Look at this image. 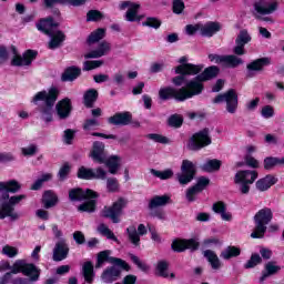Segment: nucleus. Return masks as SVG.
<instances>
[{
    "label": "nucleus",
    "instance_id": "nucleus-25",
    "mask_svg": "<svg viewBox=\"0 0 284 284\" xmlns=\"http://www.w3.org/2000/svg\"><path fill=\"white\" fill-rule=\"evenodd\" d=\"M110 125H130L132 123V113L130 111L116 112L108 119Z\"/></svg>",
    "mask_w": 284,
    "mask_h": 284
},
{
    "label": "nucleus",
    "instance_id": "nucleus-2",
    "mask_svg": "<svg viewBox=\"0 0 284 284\" xmlns=\"http://www.w3.org/2000/svg\"><path fill=\"white\" fill-rule=\"evenodd\" d=\"M12 274H23L31 283H37L41 278V268L37 267L34 263L26 262V260H17L12 264V271L0 277V284H9L12 281Z\"/></svg>",
    "mask_w": 284,
    "mask_h": 284
},
{
    "label": "nucleus",
    "instance_id": "nucleus-16",
    "mask_svg": "<svg viewBox=\"0 0 284 284\" xmlns=\"http://www.w3.org/2000/svg\"><path fill=\"white\" fill-rule=\"evenodd\" d=\"M272 64V59L268 57H263L253 60L251 63L246 64V79H254L256 75L254 72H263L267 65Z\"/></svg>",
    "mask_w": 284,
    "mask_h": 284
},
{
    "label": "nucleus",
    "instance_id": "nucleus-51",
    "mask_svg": "<svg viewBox=\"0 0 284 284\" xmlns=\"http://www.w3.org/2000/svg\"><path fill=\"white\" fill-rule=\"evenodd\" d=\"M168 125L169 128H175V130H179V128L183 125V115L179 113L170 115L168 119Z\"/></svg>",
    "mask_w": 284,
    "mask_h": 284
},
{
    "label": "nucleus",
    "instance_id": "nucleus-18",
    "mask_svg": "<svg viewBox=\"0 0 284 284\" xmlns=\"http://www.w3.org/2000/svg\"><path fill=\"white\" fill-rule=\"evenodd\" d=\"M252 41V36L247 32V29H243L240 31L235 39V47L233 48V53L236 57H243L245 54V45Z\"/></svg>",
    "mask_w": 284,
    "mask_h": 284
},
{
    "label": "nucleus",
    "instance_id": "nucleus-53",
    "mask_svg": "<svg viewBox=\"0 0 284 284\" xmlns=\"http://www.w3.org/2000/svg\"><path fill=\"white\" fill-rule=\"evenodd\" d=\"M103 65V61L101 60H87L83 62V72H90L91 70H97V68H101Z\"/></svg>",
    "mask_w": 284,
    "mask_h": 284
},
{
    "label": "nucleus",
    "instance_id": "nucleus-32",
    "mask_svg": "<svg viewBox=\"0 0 284 284\" xmlns=\"http://www.w3.org/2000/svg\"><path fill=\"white\" fill-rule=\"evenodd\" d=\"M216 32H221V23L210 21L204 26L201 24V37L212 38Z\"/></svg>",
    "mask_w": 284,
    "mask_h": 284
},
{
    "label": "nucleus",
    "instance_id": "nucleus-38",
    "mask_svg": "<svg viewBox=\"0 0 284 284\" xmlns=\"http://www.w3.org/2000/svg\"><path fill=\"white\" fill-rule=\"evenodd\" d=\"M82 275L85 283L88 284L94 283V276H97V274L94 273V264H92L91 261L84 262L82 266Z\"/></svg>",
    "mask_w": 284,
    "mask_h": 284
},
{
    "label": "nucleus",
    "instance_id": "nucleus-41",
    "mask_svg": "<svg viewBox=\"0 0 284 284\" xmlns=\"http://www.w3.org/2000/svg\"><path fill=\"white\" fill-rule=\"evenodd\" d=\"M21 190V184L17 180H10L8 182H0V192H10L17 194Z\"/></svg>",
    "mask_w": 284,
    "mask_h": 284
},
{
    "label": "nucleus",
    "instance_id": "nucleus-58",
    "mask_svg": "<svg viewBox=\"0 0 284 284\" xmlns=\"http://www.w3.org/2000/svg\"><path fill=\"white\" fill-rule=\"evenodd\" d=\"M130 258L132 261V263H134V265H136V267L139 270H141V272H150V265L141 262V260L139 258V256L134 255V254H130Z\"/></svg>",
    "mask_w": 284,
    "mask_h": 284
},
{
    "label": "nucleus",
    "instance_id": "nucleus-11",
    "mask_svg": "<svg viewBox=\"0 0 284 284\" xmlns=\"http://www.w3.org/2000/svg\"><path fill=\"white\" fill-rule=\"evenodd\" d=\"M77 178L81 181H105L108 172L101 166L91 169L82 165L78 169Z\"/></svg>",
    "mask_w": 284,
    "mask_h": 284
},
{
    "label": "nucleus",
    "instance_id": "nucleus-5",
    "mask_svg": "<svg viewBox=\"0 0 284 284\" xmlns=\"http://www.w3.org/2000/svg\"><path fill=\"white\" fill-rule=\"evenodd\" d=\"M214 105L226 103L225 110L229 114H236L239 110V93L235 89H229L224 93H219L213 100Z\"/></svg>",
    "mask_w": 284,
    "mask_h": 284
},
{
    "label": "nucleus",
    "instance_id": "nucleus-42",
    "mask_svg": "<svg viewBox=\"0 0 284 284\" xmlns=\"http://www.w3.org/2000/svg\"><path fill=\"white\" fill-rule=\"evenodd\" d=\"M204 257L210 263L212 270H221V260H219V255H216L214 251H204Z\"/></svg>",
    "mask_w": 284,
    "mask_h": 284
},
{
    "label": "nucleus",
    "instance_id": "nucleus-1",
    "mask_svg": "<svg viewBox=\"0 0 284 284\" xmlns=\"http://www.w3.org/2000/svg\"><path fill=\"white\" fill-rule=\"evenodd\" d=\"M59 94H61L59 88L51 87L49 91L43 90L36 93L31 101L34 105H39V101H44V104L39 105L38 110L40 114H42V119L45 123H52L53 121L52 108H54V103H57Z\"/></svg>",
    "mask_w": 284,
    "mask_h": 284
},
{
    "label": "nucleus",
    "instance_id": "nucleus-49",
    "mask_svg": "<svg viewBox=\"0 0 284 284\" xmlns=\"http://www.w3.org/2000/svg\"><path fill=\"white\" fill-rule=\"evenodd\" d=\"M155 270L158 272V276H161L162 278L170 277V274L168 273V270H170V263H168V261L165 260L159 261Z\"/></svg>",
    "mask_w": 284,
    "mask_h": 284
},
{
    "label": "nucleus",
    "instance_id": "nucleus-6",
    "mask_svg": "<svg viewBox=\"0 0 284 284\" xmlns=\"http://www.w3.org/2000/svg\"><path fill=\"white\" fill-rule=\"evenodd\" d=\"M256 179H258L257 171L241 170L235 173L234 183L240 185L241 194H250V185L254 184Z\"/></svg>",
    "mask_w": 284,
    "mask_h": 284
},
{
    "label": "nucleus",
    "instance_id": "nucleus-47",
    "mask_svg": "<svg viewBox=\"0 0 284 284\" xmlns=\"http://www.w3.org/2000/svg\"><path fill=\"white\" fill-rule=\"evenodd\" d=\"M276 165H284V158L267 156L264 159V170H272Z\"/></svg>",
    "mask_w": 284,
    "mask_h": 284
},
{
    "label": "nucleus",
    "instance_id": "nucleus-35",
    "mask_svg": "<svg viewBox=\"0 0 284 284\" xmlns=\"http://www.w3.org/2000/svg\"><path fill=\"white\" fill-rule=\"evenodd\" d=\"M104 164L110 174H116L119 172V168H121V156L119 155H110L109 158H104Z\"/></svg>",
    "mask_w": 284,
    "mask_h": 284
},
{
    "label": "nucleus",
    "instance_id": "nucleus-27",
    "mask_svg": "<svg viewBox=\"0 0 284 284\" xmlns=\"http://www.w3.org/2000/svg\"><path fill=\"white\" fill-rule=\"evenodd\" d=\"M81 77V68L77 65H71L64 69L61 74V81L63 83H72V81H77V79Z\"/></svg>",
    "mask_w": 284,
    "mask_h": 284
},
{
    "label": "nucleus",
    "instance_id": "nucleus-34",
    "mask_svg": "<svg viewBox=\"0 0 284 284\" xmlns=\"http://www.w3.org/2000/svg\"><path fill=\"white\" fill-rule=\"evenodd\" d=\"M119 277H121V268L116 267V265L108 267L101 275L104 283H113Z\"/></svg>",
    "mask_w": 284,
    "mask_h": 284
},
{
    "label": "nucleus",
    "instance_id": "nucleus-30",
    "mask_svg": "<svg viewBox=\"0 0 284 284\" xmlns=\"http://www.w3.org/2000/svg\"><path fill=\"white\" fill-rule=\"evenodd\" d=\"M278 183V179L274 175L268 174L265 178H262L256 181L255 186L260 192H267L272 185H276Z\"/></svg>",
    "mask_w": 284,
    "mask_h": 284
},
{
    "label": "nucleus",
    "instance_id": "nucleus-46",
    "mask_svg": "<svg viewBox=\"0 0 284 284\" xmlns=\"http://www.w3.org/2000/svg\"><path fill=\"white\" fill-rule=\"evenodd\" d=\"M150 173L155 176V179H160L161 181H168L169 179H172V176H174V171H172V169H166L164 171L151 169Z\"/></svg>",
    "mask_w": 284,
    "mask_h": 284
},
{
    "label": "nucleus",
    "instance_id": "nucleus-26",
    "mask_svg": "<svg viewBox=\"0 0 284 284\" xmlns=\"http://www.w3.org/2000/svg\"><path fill=\"white\" fill-rule=\"evenodd\" d=\"M215 63L221 64L224 63L226 68H239V65H243V59L230 54V55H216Z\"/></svg>",
    "mask_w": 284,
    "mask_h": 284
},
{
    "label": "nucleus",
    "instance_id": "nucleus-29",
    "mask_svg": "<svg viewBox=\"0 0 284 284\" xmlns=\"http://www.w3.org/2000/svg\"><path fill=\"white\" fill-rule=\"evenodd\" d=\"M172 203V196L164 195H155L149 202V210H156V207H165V205H170Z\"/></svg>",
    "mask_w": 284,
    "mask_h": 284
},
{
    "label": "nucleus",
    "instance_id": "nucleus-48",
    "mask_svg": "<svg viewBox=\"0 0 284 284\" xmlns=\"http://www.w3.org/2000/svg\"><path fill=\"white\" fill-rule=\"evenodd\" d=\"M126 234L129 236V241L135 245V247H139L141 245V235L136 232V227L129 226L126 229Z\"/></svg>",
    "mask_w": 284,
    "mask_h": 284
},
{
    "label": "nucleus",
    "instance_id": "nucleus-3",
    "mask_svg": "<svg viewBox=\"0 0 284 284\" xmlns=\"http://www.w3.org/2000/svg\"><path fill=\"white\" fill-rule=\"evenodd\" d=\"M274 219V212L272 209L265 206L258 210L253 216L254 229L251 233V239H265V234H267V225L272 223Z\"/></svg>",
    "mask_w": 284,
    "mask_h": 284
},
{
    "label": "nucleus",
    "instance_id": "nucleus-63",
    "mask_svg": "<svg viewBox=\"0 0 284 284\" xmlns=\"http://www.w3.org/2000/svg\"><path fill=\"white\" fill-rule=\"evenodd\" d=\"M101 123L97 119H87L83 124V130L90 131V130H95L99 128Z\"/></svg>",
    "mask_w": 284,
    "mask_h": 284
},
{
    "label": "nucleus",
    "instance_id": "nucleus-15",
    "mask_svg": "<svg viewBox=\"0 0 284 284\" xmlns=\"http://www.w3.org/2000/svg\"><path fill=\"white\" fill-rule=\"evenodd\" d=\"M37 57H39V51L28 49L26 50L22 55L21 54H14L11 59V65L14 68H23V65H32V61L37 60Z\"/></svg>",
    "mask_w": 284,
    "mask_h": 284
},
{
    "label": "nucleus",
    "instance_id": "nucleus-45",
    "mask_svg": "<svg viewBox=\"0 0 284 284\" xmlns=\"http://www.w3.org/2000/svg\"><path fill=\"white\" fill-rule=\"evenodd\" d=\"M104 37H105V29L99 28L89 34L87 39V43H89V45H92V43H99V41H101V39H103Z\"/></svg>",
    "mask_w": 284,
    "mask_h": 284
},
{
    "label": "nucleus",
    "instance_id": "nucleus-14",
    "mask_svg": "<svg viewBox=\"0 0 284 284\" xmlns=\"http://www.w3.org/2000/svg\"><path fill=\"white\" fill-rule=\"evenodd\" d=\"M160 101H176V103L185 102L183 90L181 88L164 87L159 90Z\"/></svg>",
    "mask_w": 284,
    "mask_h": 284
},
{
    "label": "nucleus",
    "instance_id": "nucleus-56",
    "mask_svg": "<svg viewBox=\"0 0 284 284\" xmlns=\"http://www.w3.org/2000/svg\"><path fill=\"white\" fill-rule=\"evenodd\" d=\"M102 19H103V13L99 10L92 9L87 12V21L88 22L92 21V22L97 23L98 21H101Z\"/></svg>",
    "mask_w": 284,
    "mask_h": 284
},
{
    "label": "nucleus",
    "instance_id": "nucleus-64",
    "mask_svg": "<svg viewBox=\"0 0 284 284\" xmlns=\"http://www.w3.org/2000/svg\"><path fill=\"white\" fill-rule=\"evenodd\" d=\"M207 185H210V178H205V176H200L195 184V186L200 192H203V190H205Z\"/></svg>",
    "mask_w": 284,
    "mask_h": 284
},
{
    "label": "nucleus",
    "instance_id": "nucleus-59",
    "mask_svg": "<svg viewBox=\"0 0 284 284\" xmlns=\"http://www.w3.org/2000/svg\"><path fill=\"white\" fill-rule=\"evenodd\" d=\"M2 254L9 258H14L19 254V248L7 244L2 247Z\"/></svg>",
    "mask_w": 284,
    "mask_h": 284
},
{
    "label": "nucleus",
    "instance_id": "nucleus-31",
    "mask_svg": "<svg viewBox=\"0 0 284 284\" xmlns=\"http://www.w3.org/2000/svg\"><path fill=\"white\" fill-rule=\"evenodd\" d=\"M59 203V195L54 193L52 190H47L42 194V204L45 210H50V207L57 206Z\"/></svg>",
    "mask_w": 284,
    "mask_h": 284
},
{
    "label": "nucleus",
    "instance_id": "nucleus-50",
    "mask_svg": "<svg viewBox=\"0 0 284 284\" xmlns=\"http://www.w3.org/2000/svg\"><path fill=\"white\" fill-rule=\"evenodd\" d=\"M48 181H52V173H44L41 175L40 179L36 180L34 183L31 185L30 190L39 191L43 187V183H48Z\"/></svg>",
    "mask_w": 284,
    "mask_h": 284
},
{
    "label": "nucleus",
    "instance_id": "nucleus-37",
    "mask_svg": "<svg viewBox=\"0 0 284 284\" xmlns=\"http://www.w3.org/2000/svg\"><path fill=\"white\" fill-rule=\"evenodd\" d=\"M99 101V91L97 89H89L83 94V103L85 108H94V103Z\"/></svg>",
    "mask_w": 284,
    "mask_h": 284
},
{
    "label": "nucleus",
    "instance_id": "nucleus-13",
    "mask_svg": "<svg viewBox=\"0 0 284 284\" xmlns=\"http://www.w3.org/2000/svg\"><path fill=\"white\" fill-rule=\"evenodd\" d=\"M90 199H99V193L92 189L73 187L69 190V201L71 203H81Z\"/></svg>",
    "mask_w": 284,
    "mask_h": 284
},
{
    "label": "nucleus",
    "instance_id": "nucleus-22",
    "mask_svg": "<svg viewBox=\"0 0 284 284\" xmlns=\"http://www.w3.org/2000/svg\"><path fill=\"white\" fill-rule=\"evenodd\" d=\"M60 23L54 21V17L49 16L47 18H42L36 24L37 30L42 32V34H47V37L53 32L54 28H59Z\"/></svg>",
    "mask_w": 284,
    "mask_h": 284
},
{
    "label": "nucleus",
    "instance_id": "nucleus-17",
    "mask_svg": "<svg viewBox=\"0 0 284 284\" xmlns=\"http://www.w3.org/2000/svg\"><path fill=\"white\" fill-rule=\"evenodd\" d=\"M26 199V194L13 195L7 202H2L3 212L10 221H19V213L14 212V206Z\"/></svg>",
    "mask_w": 284,
    "mask_h": 284
},
{
    "label": "nucleus",
    "instance_id": "nucleus-23",
    "mask_svg": "<svg viewBox=\"0 0 284 284\" xmlns=\"http://www.w3.org/2000/svg\"><path fill=\"white\" fill-rule=\"evenodd\" d=\"M253 8L257 14H272L278 10V2H270L267 0H258L254 2Z\"/></svg>",
    "mask_w": 284,
    "mask_h": 284
},
{
    "label": "nucleus",
    "instance_id": "nucleus-4",
    "mask_svg": "<svg viewBox=\"0 0 284 284\" xmlns=\"http://www.w3.org/2000/svg\"><path fill=\"white\" fill-rule=\"evenodd\" d=\"M203 64H179L175 67L176 77L172 78V83L176 88H181V85H185L187 83L186 77H196V74H201L203 72Z\"/></svg>",
    "mask_w": 284,
    "mask_h": 284
},
{
    "label": "nucleus",
    "instance_id": "nucleus-33",
    "mask_svg": "<svg viewBox=\"0 0 284 284\" xmlns=\"http://www.w3.org/2000/svg\"><path fill=\"white\" fill-rule=\"evenodd\" d=\"M219 74H221V69L216 65L207 67L203 70V72L197 73L203 83L212 81V79H216Z\"/></svg>",
    "mask_w": 284,
    "mask_h": 284
},
{
    "label": "nucleus",
    "instance_id": "nucleus-62",
    "mask_svg": "<svg viewBox=\"0 0 284 284\" xmlns=\"http://www.w3.org/2000/svg\"><path fill=\"white\" fill-rule=\"evenodd\" d=\"M183 10H185V2H183V0H173V14H183Z\"/></svg>",
    "mask_w": 284,
    "mask_h": 284
},
{
    "label": "nucleus",
    "instance_id": "nucleus-12",
    "mask_svg": "<svg viewBox=\"0 0 284 284\" xmlns=\"http://www.w3.org/2000/svg\"><path fill=\"white\" fill-rule=\"evenodd\" d=\"M181 174H178L180 185H187L196 176V164L190 160H183L181 164Z\"/></svg>",
    "mask_w": 284,
    "mask_h": 284
},
{
    "label": "nucleus",
    "instance_id": "nucleus-9",
    "mask_svg": "<svg viewBox=\"0 0 284 284\" xmlns=\"http://www.w3.org/2000/svg\"><path fill=\"white\" fill-rule=\"evenodd\" d=\"M182 94L184 97V101L189 99H194V97H199V94H203V90H205V84H203V80L195 75L193 79L186 81L184 87H181Z\"/></svg>",
    "mask_w": 284,
    "mask_h": 284
},
{
    "label": "nucleus",
    "instance_id": "nucleus-36",
    "mask_svg": "<svg viewBox=\"0 0 284 284\" xmlns=\"http://www.w3.org/2000/svg\"><path fill=\"white\" fill-rule=\"evenodd\" d=\"M212 210L215 214H220L222 221H232V213L227 212L225 202L217 201L213 204Z\"/></svg>",
    "mask_w": 284,
    "mask_h": 284
},
{
    "label": "nucleus",
    "instance_id": "nucleus-57",
    "mask_svg": "<svg viewBox=\"0 0 284 284\" xmlns=\"http://www.w3.org/2000/svg\"><path fill=\"white\" fill-rule=\"evenodd\" d=\"M184 246L185 251L197 252L199 247H201V243L196 241V239H184Z\"/></svg>",
    "mask_w": 284,
    "mask_h": 284
},
{
    "label": "nucleus",
    "instance_id": "nucleus-8",
    "mask_svg": "<svg viewBox=\"0 0 284 284\" xmlns=\"http://www.w3.org/2000/svg\"><path fill=\"white\" fill-rule=\"evenodd\" d=\"M128 205L125 199L120 197L118 201L113 202L111 206H104L101 212V216L103 219H110L112 223H121V214H123V210Z\"/></svg>",
    "mask_w": 284,
    "mask_h": 284
},
{
    "label": "nucleus",
    "instance_id": "nucleus-55",
    "mask_svg": "<svg viewBox=\"0 0 284 284\" xmlns=\"http://www.w3.org/2000/svg\"><path fill=\"white\" fill-rule=\"evenodd\" d=\"M161 20L154 17H148L146 20L142 22V26L144 28H154V30H159V28H161Z\"/></svg>",
    "mask_w": 284,
    "mask_h": 284
},
{
    "label": "nucleus",
    "instance_id": "nucleus-54",
    "mask_svg": "<svg viewBox=\"0 0 284 284\" xmlns=\"http://www.w3.org/2000/svg\"><path fill=\"white\" fill-rule=\"evenodd\" d=\"M171 250L173 252H176L178 254L185 252V239L173 240V242L171 244Z\"/></svg>",
    "mask_w": 284,
    "mask_h": 284
},
{
    "label": "nucleus",
    "instance_id": "nucleus-43",
    "mask_svg": "<svg viewBox=\"0 0 284 284\" xmlns=\"http://www.w3.org/2000/svg\"><path fill=\"white\" fill-rule=\"evenodd\" d=\"M139 8H141L140 4H131L125 13V21H129L130 23L141 21V16H139Z\"/></svg>",
    "mask_w": 284,
    "mask_h": 284
},
{
    "label": "nucleus",
    "instance_id": "nucleus-21",
    "mask_svg": "<svg viewBox=\"0 0 284 284\" xmlns=\"http://www.w3.org/2000/svg\"><path fill=\"white\" fill-rule=\"evenodd\" d=\"M48 37H50L48 50H59L68 39V36L62 30L51 31Z\"/></svg>",
    "mask_w": 284,
    "mask_h": 284
},
{
    "label": "nucleus",
    "instance_id": "nucleus-44",
    "mask_svg": "<svg viewBox=\"0 0 284 284\" xmlns=\"http://www.w3.org/2000/svg\"><path fill=\"white\" fill-rule=\"evenodd\" d=\"M82 204L78 206V212H87L88 214H92L97 212V200L95 199H89L84 200Z\"/></svg>",
    "mask_w": 284,
    "mask_h": 284
},
{
    "label": "nucleus",
    "instance_id": "nucleus-7",
    "mask_svg": "<svg viewBox=\"0 0 284 284\" xmlns=\"http://www.w3.org/2000/svg\"><path fill=\"white\" fill-rule=\"evenodd\" d=\"M207 145H212V136L210 135V128H204L195 132L189 139V143H187V148L192 152H199V150H203V148H207Z\"/></svg>",
    "mask_w": 284,
    "mask_h": 284
},
{
    "label": "nucleus",
    "instance_id": "nucleus-24",
    "mask_svg": "<svg viewBox=\"0 0 284 284\" xmlns=\"http://www.w3.org/2000/svg\"><path fill=\"white\" fill-rule=\"evenodd\" d=\"M68 254H70V246H68L65 240L59 241L53 248L52 260L55 263H61V261L68 258Z\"/></svg>",
    "mask_w": 284,
    "mask_h": 284
},
{
    "label": "nucleus",
    "instance_id": "nucleus-40",
    "mask_svg": "<svg viewBox=\"0 0 284 284\" xmlns=\"http://www.w3.org/2000/svg\"><path fill=\"white\" fill-rule=\"evenodd\" d=\"M221 258L224 261H230L231 258H236L241 256V247L229 245L220 254Z\"/></svg>",
    "mask_w": 284,
    "mask_h": 284
},
{
    "label": "nucleus",
    "instance_id": "nucleus-19",
    "mask_svg": "<svg viewBox=\"0 0 284 284\" xmlns=\"http://www.w3.org/2000/svg\"><path fill=\"white\" fill-rule=\"evenodd\" d=\"M72 110V100H70V98H63L55 104V112L60 121H65V119H70Z\"/></svg>",
    "mask_w": 284,
    "mask_h": 284
},
{
    "label": "nucleus",
    "instance_id": "nucleus-20",
    "mask_svg": "<svg viewBox=\"0 0 284 284\" xmlns=\"http://www.w3.org/2000/svg\"><path fill=\"white\" fill-rule=\"evenodd\" d=\"M90 156L94 163H99V165H103L105 163V159L108 155L105 154V143L101 141H94Z\"/></svg>",
    "mask_w": 284,
    "mask_h": 284
},
{
    "label": "nucleus",
    "instance_id": "nucleus-60",
    "mask_svg": "<svg viewBox=\"0 0 284 284\" xmlns=\"http://www.w3.org/2000/svg\"><path fill=\"white\" fill-rule=\"evenodd\" d=\"M106 190L108 192H119V180L116 178L106 179Z\"/></svg>",
    "mask_w": 284,
    "mask_h": 284
},
{
    "label": "nucleus",
    "instance_id": "nucleus-52",
    "mask_svg": "<svg viewBox=\"0 0 284 284\" xmlns=\"http://www.w3.org/2000/svg\"><path fill=\"white\" fill-rule=\"evenodd\" d=\"M263 263V257L258 253H253L250 260L244 264V270H253L256 265Z\"/></svg>",
    "mask_w": 284,
    "mask_h": 284
},
{
    "label": "nucleus",
    "instance_id": "nucleus-28",
    "mask_svg": "<svg viewBox=\"0 0 284 284\" xmlns=\"http://www.w3.org/2000/svg\"><path fill=\"white\" fill-rule=\"evenodd\" d=\"M281 266L276 265L275 261H270L264 265V270L262 271V275L260 277V283L263 284L270 276H274L278 274Z\"/></svg>",
    "mask_w": 284,
    "mask_h": 284
},
{
    "label": "nucleus",
    "instance_id": "nucleus-61",
    "mask_svg": "<svg viewBox=\"0 0 284 284\" xmlns=\"http://www.w3.org/2000/svg\"><path fill=\"white\" fill-rule=\"evenodd\" d=\"M70 163L65 162L59 170L58 176L59 181H65L70 174Z\"/></svg>",
    "mask_w": 284,
    "mask_h": 284
},
{
    "label": "nucleus",
    "instance_id": "nucleus-39",
    "mask_svg": "<svg viewBox=\"0 0 284 284\" xmlns=\"http://www.w3.org/2000/svg\"><path fill=\"white\" fill-rule=\"evenodd\" d=\"M222 165H223V162L221 160L212 159V160H207L204 164H202L201 170L202 172H207L209 174H212V172H219Z\"/></svg>",
    "mask_w": 284,
    "mask_h": 284
},
{
    "label": "nucleus",
    "instance_id": "nucleus-10",
    "mask_svg": "<svg viewBox=\"0 0 284 284\" xmlns=\"http://www.w3.org/2000/svg\"><path fill=\"white\" fill-rule=\"evenodd\" d=\"M104 263H111L112 265H115L116 267H120V270H124L125 272H130L131 270L130 264H128V262H125L124 260L120 257L110 256L109 250L101 251L98 253L95 270L103 267Z\"/></svg>",
    "mask_w": 284,
    "mask_h": 284
}]
</instances>
